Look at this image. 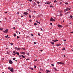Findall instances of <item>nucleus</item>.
<instances>
[{
  "instance_id": "obj_28",
  "label": "nucleus",
  "mask_w": 73,
  "mask_h": 73,
  "mask_svg": "<svg viewBox=\"0 0 73 73\" xmlns=\"http://www.w3.org/2000/svg\"><path fill=\"white\" fill-rule=\"evenodd\" d=\"M54 3H56V2H57V1L56 0H55L54 1Z\"/></svg>"
},
{
  "instance_id": "obj_56",
  "label": "nucleus",
  "mask_w": 73,
  "mask_h": 73,
  "mask_svg": "<svg viewBox=\"0 0 73 73\" xmlns=\"http://www.w3.org/2000/svg\"><path fill=\"white\" fill-rule=\"evenodd\" d=\"M50 24L51 25H52V23H50Z\"/></svg>"
},
{
  "instance_id": "obj_31",
  "label": "nucleus",
  "mask_w": 73,
  "mask_h": 73,
  "mask_svg": "<svg viewBox=\"0 0 73 73\" xmlns=\"http://www.w3.org/2000/svg\"><path fill=\"white\" fill-rule=\"evenodd\" d=\"M26 61H28V60H29V59H26Z\"/></svg>"
},
{
  "instance_id": "obj_32",
  "label": "nucleus",
  "mask_w": 73,
  "mask_h": 73,
  "mask_svg": "<svg viewBox=\"0 0 73 73\" xmlns=\"http://www.w3.org/2000/svg\"><path fill=\"white\" fill-rule=\"evenodd\" d=\"M17 39H18V38H19V37L18 36H17Z\"/></svg>"
},
{
  "instance_id": "obj_17",
  "label": "nucleus",
  "mask_w": 73,
  "mask_h": 73,
  "mask_svg": "<svg viewBox=\"0 0 73 73\" xmlns=\"http://www.w3.org/2000/svg\"><path fill=\"white\" fill-rule=\"evenodd\" d=\"M50 43H51V44H52V45H54V42H51Z\"/></svg>"
},
{
  "instance_id": "obj_16",
  "label": "nucleus",
  "mask_w": 73,
  "mask_h": 73,
  "mask_svg": "<svg viewBox=\"0 0 73 73\" xmlns=\"http://www.w3.org/2000/svg\"><path fill=\"white\" fill-rule=\"evenodd\" d=\"M34 5L35 6L36 5V3H34Z\"/></svg>"
},
{
  "instance_id": "obj_1",
  "label": "nucleus",
  "mask_w": 73,
  "mask_h": 73,
  "mask_svg": "<svg viewBox=\"0 0 73 73\" xmlns=\"http://www.w3.org/2000/svg\"><path fill=\"white\" fill-rule=\"evenodd\" d=\"M3 32L5 33H7V32H8V29H6L5 31H3Z\"/></svg>"
},
{
  "instance_id": "obj_44",
  "label": "nucleus",
  "mask_w": 73,
  "mask_h": 73,
  "mask_svg": "<svg viewBox=\"0 0 73 73\" xmlns=\"http://www.w3.org/2000/svg\"><path fill=\"white\" fill-rule=\"evenodd\" d=\"M65 50V48H64L62 49V50Z\"/></svg>"
},
{
  "instance_id": "obj_33",
  "label": "nucleus",
  "mask_w": 73,
  "mask_h": 73,
  "mask_svg": "<svg viewBox=\"0 0 73 73\" xmlns=\"http://www.w3.org/2000/svg\"><path fill=\"white\" fill-rule=\"evenodd\" d=\"M52 66H54V64H51Z\"/></svg>"
},
{
  "instance_id": "obj_59",
  "label": "nucleus",
  "mask_w": 73,
  "mask_h": 73,
  "mask_svg": "<svg viewBox=\"0 0 73 73\" xmlns=\"http://www.w3.org/2000/svg\"><path fill=\"white\" fill-rule=\"evenodd\" d=\"M63 40L64 41H66V40Z\"/></svg>"
},
{
  "instance_id": "obj_49",
  "label": "nucleus",
  "mask_w": 73,
  "mask_h": 73,
  "mask_svg": "<svg viewBox=\"0 0 73 73\" xmlns=\"http://www.w3.org/2000/svg\"><path fill=\"white\" fill-rule=\"evenodd\" d=\"M61 64H62V65H64V63H62Z\"/></svg>"
},
{
  "instance_id": "obj_38",
  "label": "nucleus",
  "mask_w": 73,
  "mask_h": 73,
  "mask_svg": "<svg viewBox=\"0 0 73 73\" xmlns=\"http://www.w3.org/2000/svg\"><path fill=\"white\" fill-rule=\"evenodd\" d=\"M27 55H28V56H29V53H27Z\"/></svg>"
},
{
  "instance_id": "obj_11",
  "label": "nucleus",
  "mask_w": 73,
  "mask_h": 73,
  "mask_svg": "<svg viewBox=\"0 0 73 73\" xmlns=\"http://www.w3.org/2000/svg\"><path fill=\"white\" fill-rule=\"evenodd\" d=\"M21 53L22 54H25V53L23 52H21Z\"/></svg>"
},
{
  "instance_id": "obj_15",
  "label": "nucleus",
  "mask_w": 73,
  "mask_h": 73,
  "mask_svg": "<svg viewBox=\"0 0 73 73\" xmlns=\"http://www.w3.org/2000/svg\"><path fill=\"white\" fill-rule=\"evenodd\" d=\"M59 45H61V44L60 43L56 45V46H59Z\"/></svg>"
},
{
  "instance_id": "obj_62",
  "label": "nucleus",
  "mask_w": 73,
  "mask_h": 73,
  "mask_svg": "<svg viewBox=\"0 0 73 73\" xmlns=\"http://www.w3.org/2000/svg\"><path fill=\"white\" fill-rule=\"evenodd\" d=\"M28 11H30V9H27Z\"/></svg>"
},
{
  "instance_id": "obj_58",
  "label": "nucleus",
  "mask_w": 73,
  "mask_h": 73,
  "mask_svg": "<svg viewBox=\"0 0 73 73\" xmlns=\"http://www.w3.org/2000/svg\"><path fill=\"white\" fill-rule=\"evenodd\" d=\"M40 51H41V52H42V51H43V50H41Z\"/></svg>"
},
{
  "instance_id": "obj_21",
  "label": "nucleus",
  "mask_w": 73,
  "mask_h": 73,
  "mask_svg": "<svg viewBox=\"0 0 73 73\" xmlns=\"http://www.w3.org/2000/svg\"><path fill=\"white\" fill-rule=\"evenodd\" d=\"M54 70H55V71H57V68H54Z\"/></svg>"
},
{
  "instance_id": "obj_39",
  "label": "nucleus",
  "mask_w": 73,
  "mask_h": 73,
  "mask_svg": "<svg viewBox=\"0 0 73 73\" xmlns=\"http://www.w3.org/2000/svg\"><path fill=\"white\" fill-rule=\"evenodd\" d=\"M37 4H40V2H37Z\"/></svg>"
},
{
  "instance_id": "obj_51",
  "label": "nucleus",
  "mask_w": 73,
  "mask_h": 73,
  "mask_svg": "<svg viewBox=\"0 0 73 73\" xmlns=\"http://www.w3.org/2000/svg\"><path fill=\"white\" fill-rule=\"evenodd\" d=\"M38 60L37 59H36V60H34V61H38Z\"/></svg>"
},
{
  "instance_id": "obj_35",
  "label": "nucleus",
  "mask_w": 73,
  "mask_h": 73,
  "mask_svg": "<svg viewBox=\"0 0 73 73\" xmlns=\"http://www.w3.org/2000/svg\"><path fill=\"white\" fill-rule=\"evenodd\" d=\"M29 21H30V22H31L32 21L31 20H29Z\"/></svg>"
},
{
  "instance_id": "obj_45",
  "label": "nucleus",
  "mask_w": 73,
  "mask_h": 73,
  "mask_svg": "<svg viewBox=\"0 0 73 73\" xmlns=\"http://www.w3.org/2000/svg\"><path fill=\"white\" fill-rule=\"evenodd\" d=\"M66 15H68V12H67L66 13H65Z\"/></svg>"
},
{
  "instance_id": "obj_6",
  "label": "nucleus",
  "mask_w": 73,
  "mask_h": 73,
  "mask_svg": "<svg viewBox=\"0 0 73 73\" xmlns=\"http://www.w3.org/2000/svg\"><path fill=\"white\" fill-rule=\"evenodd\" d=\"M50 4V3L49 2H46L45 3V4Z\"/></svg>"
},
{
  "instance_id": "obj_57",
  "label": "nucleus",
  "mask_w": 73,
  "mask_h": 73,
  "mask_svg": "<svg viewBox=\"0 0 73 73\" xmlns=\"http://www.w3.org/2000/svg\"><path fill=\"white\" fill-rule=\"evenodd\" d=\"M13 29H15V27H13Z\"/></svg>"
},
{
  "instance_id": "obj_10",
  "label": "nucleus",
  "mask_w": 73,
  "mask_h": 73,
  "mask_svg": "<svg viewBox=\"0 0 73 73\" xmlns=\"http://www.w3.org/2000/svg\"><path fill=\"white\" fill-rule=\"evenodd\" d=\"M58 41V40H52V41H53L54 42H56V41Z\"/></svg>"
},
{
  "instance_id": "obj_5",
  "label": "nucleus",
  "mask_w": 73,
  "mask_h": 73,
  "mask_svg": "<svg viewBox=\"0 0 73 73\" xmlns=\"http://www.w3.org/2000/svg\"><path fill=\"white\" fill-rule=\"evenodd\" d=\"M58 27L59 28H61L62 27V25H58Z\"/></svg>"
},
{
  "instance_id": "obj_30",
  "label": "nucleus",
  "mask_w": 73,
  "mask_h": 73,
  "mask_svg": "<svg viewBox=\"0 0 73 73\" xmlns=\"http://www.w3.org/2000/svg\"><path fill=\"white\" fill-rule=\"evenodd\" d=\"M65 4H68V2H66L65 3Z\"/></svg>"
},
{
  "instance_id": "obj_22",
  "label": "nucleus",
  "mask_w": 73,
  "mask_h": 73,
  "mask_svg": "<svg viewBox=\"0 0 73 73\" xmlns=\"http://www.w3.org/2000/svg\"><path fill=\"white\" fill-rule=\"evenodd\" d=\"M29 69H31V70H33V68H32L30 67Z\"/></svg>"
},
{
  "instance_id": "obj_12",
  "label": "nucleus",
  "mask_w": 73,
  "mask_h": 73,
  "mask_svg": "<svg viewBox=\"0 0 73 73\" xmlns=\"http://www.w3.org/2000/svg\"><path fill=\"white\" fill-rule=\"evenodd\" d=\"M66 9V11H69L70 10V9L68 8L67 9Z\"/></svg>"
},
{
  "instance_id": "obj_64",
  "label": "nucleus",
  "mask_w": 73,
  "mask_h": 73,
  "mask_svg": "<svg viewBox=\"0 0 73 73\" xmlns=\"http://www.w3.org/2000/svg\"><path fill=\"white\" fill-rule=\"evenodd\" d=\"M71 33H73V31L71 32Z\"/></svg>"
},
{
  "instance_id": "obj_24",
  "label": "nucleus",
  "mask_w": 73,
  "mask_h": 73,
  "mask_svg": "<svg viewBox=\"0 0 73 73\" xmlns=\"http://www.w3.org/2000/svg\"><path fill=\"white\" fill-rule=\"evenodd\" d=\"M13 60H16V58H13Z\"/></svg>"
},
{
  "instance_id": "obj_4",
  "label": "nucleus",
  "mask_w": 73,
  "mask_h": 73,
  "mask_svg": "<svg viewBox=\"0 0 73 73\" xmlns=\"http://www.w3.org/2000/svg\"><path fill=\"white\" fill-rule=\"evenodd\" d=\"M10 71L11 72H13V68H11L10 69Z\"/></svg>"
},
{
  "instance_id": "obj_42",
  "label": "nucleus",
  "mask_w": 73,
  "mask_h": 73,
  "mask_svg": "<svg viewBox=\"0 0 73 73\" xmlns=\"http://www.w3.org/2000/svg\"><path fill=\"white\" fill-rule=\"evenodd\" d=\"M7 54H9V52H7Z\"/></svg>"
},
{
  "instance_id": "obj_50",
  "label": "nucleus",
  "mask_w": 73,
  "mask_h": 73,
  "mask_svg": "<svg viewBox=\"0 0 73 73\" xmlns=\"http://www.w3.org/2000/svg\"><path fill=\"white\" fill-rule=\"evenodd\" d=\"M38 36H40V34L38 33Z\"/></svg>"
},
{
  "instance_id": "obj_52",
  "label": "nucleus",
  "mask_w": 73,
  "mask_h": 73,
  "mask_svg": "<svg viewBox=\"0 0 73 73\" xmlns=\"http://www.w3.org/2000/svg\"><path fill=\"white\" fill-rule=\"evenodd\" d=\"M34 44H36V43L35 42H34Z\"/></svg>"
},
{
  "instance_id": "obj_54",
  "label": "nucleus",
  "mask_w": 73,
  "mask_h": 73,
  "mask_svg": "<svg viewBox=\"0 0 73 73\" xmlns=\"http://www.w3.org/2000/svg\"><path fill=\"white\" fill-rule=\"evenodd\" d=\"M21 55H19V57H21Z\"/></svg>"
},
{
  "instance_id": "obj_37",
  "label": "nucleus",
  "mask_w": 73,
  "mask_h": 73,
  "mask_svg": "<svg viewBox=\"0 0 73 73\" xmlns=\"http://www.w3.org/2000/svg\"><path fill=\"white\" fill-rule=\"evenodd\" d=\"M5 36V37H6V38H8V36Z\"/></svg>"
},
{
  "instance_id": "obj_20",
  "label": "nucleus",
  "mask_w": 73,
  "mask_h": 73,
  "mask_svg": "<svg viewBox=\"0 0 73 73\" xmlns=\"http://www.w3.org/2000/svg\"><path fill=\"white\" fill-rule=\"evenodd\" d=\"M57 64H62V63L61 62H57Z\"/></svg>"
},
{
  "instance_id": "obj_55",
  "label": "nucleus",
  "mask_w": 73,
  "mask_h": 73,
  "mask_svg": "<svg viewBox=\"0 0 73 73\" xmlns=\"http://www.w3.org/2000/svg\"><path fill=\"white\" fill-rule=\"evenodd\" d=\"M40 29H41V30L42 31L43 30H42V28H41Z\"/></svg>"
},
{
  "instance_id": "obj_48",
  "label": "nucleus",
  "mask_w": 73,
  "mask_h": 73,
  "mask_svg": "<svg viewBox=\"0 0 73 73\" xmlns=\"http://www.w3.org/2000/svg\"><path fill=\"white\" fill-rule=\"evenodd\" d=\"M31 35L32 36H33L34 35L32 34H31Z\"/></svg>"
},
{
  "instance_id": "obj_53",
  "label": "nucleus",
  "mask_w": 73,
  "mask_h": 73,
  "mask_svg": "<svg viewBox=\"0 0 73 73\" xmlns=\"http://www.w3.org/2000/svg\"><path fill=\"white\" fill-rule=\"evenodd\" d=\"M8 69H10V67H8Z\"/></svg>"
},
{
  "instance_id": "obj_18",
  "label": "nucleus",
  "mask_w": 73,
  "mask_h": 73,
  "mask_svg": "<svg viewBox=\"0 0 73 73\" xmlns=\"http://www.w3.org/2000/svg\"><path fill=\"white\" fill-rule=\"evenodd\" d=\"M21 57H23V58H25V57L23 55H22L21 56Z\"/></svg>"
},
{
  "instance_id": "obj_43",
  "label": "nucleus",
  "mask_w": 73,
  "mask_h": 73,
  "mask_svg": "<svg viewBox=\"0 0 73 73\" xmlns=\"http://www.w3.org/2000/svg\"><path fill=\"white\" fill-rule=\"evenodd\" d=\"M62 15H63V14H62L60 13V16H62Z\"/></svg>"
},
{
  "instance_id": "obj_27",
  "label": "nucleus",
  "mask_w": 73,
  "mask_h": 73,
  "mask_svg": "<svg viewBox=\"0 0 73 73\" xmlns=\"http://www.w3.org/2000/svg\"><path fill=\"white\" fill-rule=\"evenodd\" d=\"M50 7H51V8H53L54 7L53 6H50Z\"/></svg>"
},
{
  "instance_id": "obj_41",
  "label": "nucleus",
  "mask_w": 73,
  "mask_h": 73,
  "mask_svg": "<svg viewBox=\"0 0 73 73\" xmlns=\"http://www.w3.org/2000/svg\"><path fill=\"white\" fill-rule=\"evenodd\" d=\"M13 53H15V54H16V52H15V51H13Z\"/></svg>"
},
{
  "instance_id": "obj_2",
  "label": "nucleus",
  "mask_w": 73,
  "mask_h": 73,
  "mask_svg": "<svg viewBox=\"0 0 73 73\" xmlns=\"http://www.w3.org/2000/svg\"><path fill=\"white\" fill-rule=\"evenodd\" d=\"M15 48L16 49H17V50H20V48H17L16 47H15Z\"/></svg>"
},
{
  "instance_id": "obj_14",
  "label": "nucleus",
  "mask_w": 73,
  "mask_h": 73,
  "mask_svg": "<svg viewBox=\"0 0 73 73\" xmlns=\"http://www.w3.org/2000/svg\"><path fill=\"white\" fill-rule=\"evenodd\" d=\"M0 31H3V28H0Z\"/></svg>"
},
{
  "instance_id": "obj_19",
  "label": "nucleus",
  "mask_w": 73,
  "mask_h": 73,
  "mask_svg": "<svg viewBox=\"0 0 73 73\" xmlns=\"http://www.w3.org/2000/svg\"><path fill=\"white\" fill-rule=\"evenodd\" d=\"M36 22H37V23H39V24H40V22H38V21L37 20Z\"/></svg>"
},
{
  "instance_id": "obj_8",
  "label": "nucleus",
  "mask_w": 73,
  "mask_h": 73,
  "mask_svg": "<svg viewBox=\"0 0 73 73\" xmlns=\"http://www.w3.org/2000/svg\"><path fill=\"white\" fill-rule=\"evenodd\" d=\"M24 13V15H28V13H27V12H25L24 13Z\"/></svg>"
},
{
  "instance_id": "obj_25",
  "label": "nucleus",
  "mask_w": 73,
  "mask_h": 73,
  "mask_svg": "<svg viewBox=\"0 0 73 73\" xmlns=\"http://www.w3.org/2000/svg\"><path fill=\"white\" fill-rule=\"evenodd\" d=\"M16 54L17 55H19V53L17 52H16Z\"/></svg>"
},
{
  "instance_id": "obj_36",
  "label": "nucleus",
  "mask_w": 73,
  "mask_h": 73,
  "mask_svg": "<svg viewBox=\"0 0 73 73\" xmlns=\"http://www.w3.org/2000/svg\"><path fill=\"white\" fill-rule=\"evenodd\" d=\"M70 17L71 18H72V17H73V16L70 15Z\"/></svg>"
},
{
  "instance_id": "obj_23",
  "label": "nucleus",
  "mask_w": 73,
  "mask_h": 73,
  "mask_svg": "<svg viewBox=\"0 0 73 73\" xmlns=\"http://www.w3.org/2000/svg\"><path fill=\"white\" fill-rule=\"evenodd\" d=\"M16 35L15 34H14V37H16Z\"/></svg>"
},
{
  "instance_id": "obj_63",
  "label": "nucleus",
  "mask_w": 73,
  "mask_h": 73,
  "mask_svg": "<svg viewBox=\"0 0 73 73\" xmlns=\"http://www.w3.org/2000/svg\"><path fill=\"white\" fill-rule=\"evenodd\" d=\"M33 12H36V11H33Z\"/></svg>"
},
{
  "instance_id": "obj_3",
  "label": "nucleus",
  "mask_w": 73,
  "mask_h": 73,
  "mask_svg": "<svg viewBox=\"0 0 73 73\" xmlns=\"http://www.w3.org/2000/svg\"><path fill=\"white\" fill-rule=\"evenodd\" d=\"M55 19H54L53 18L51 17V19L50 20V21H55Z\"/></svg>"
},
{
  "instance_id": "obj_29",
  "label": "nucleus",
  "mask_w": 73,
  "mask_h": 73,
  "mask_svg": "<svg viewBox=\"0 0 73 73\" xmlns=\"http://www.w3.org/2000/svg\"><path fill=\"white\" fill-rule=\"evenodd\" d=\"M29 17L30 18H31V16L30 15H29Z\"/></svg>"
},
{
  "instance_id": "obj_61",
  "label": "nucleus",
  "mask_w": 73,
  "mask_h": 73,
  "mask_svg": "<svg viewBox=\"0 0 73 73\" xmlns=\"http://www.w3.org/2000/svg\"><path fill=\"white\" fill-rule=\"evenodd\" d=\"M32 1V0H29V1H30V2H31Z\"/></svg>"
},
{
  "instance_id": "obj_13",
  "label": "nucleus",
  "mask_w": 73,
  "mask_h": 73,
  "mask_svg": "<svg viewBox=\"0 0 73 73\" xmlns=\"http://www.w3.org/2000/svg\"><path fill=\"white\" fill-rule=\"evenodd\" d=\"M34 25L36 26V25H37V24L36 23H35L34 24Z\"/></svg>"
},
{
  "instance_id": "obj_26",
  "label": "nucleus",
  "mask_w": 73,
  "mask_h": 73,
  "mask_svg": "<svg viewBox=\"0 0 73 73\" xmlns=\"http://www.w3.org/2000/svg\"><path fill=\"white\" fill-rule=\"evenodd\" d=\"M6 36H7V38H10L9 37H8V35H7Z\"/></svg>"
},
{
  "instance_id": "obj_60",
  "label": "nucleus",
  "mask_w": 73,
  "mask_h": 73,
  "mask_svg": "<svg viewBox=\"0 0 73 73\" xmlns=\"http://www.w3.org/2000/svg\"><path fill=\"white\" fill-rule=\"evenodd\" d=\"M7 12H5L4 13H7Z\"/></svg>"
},
{
  "instance_id": "obj_7",
  "label": "nucleus",
  "mask_w": 73,
  "mask_h": 73,
  "mask_svg": "<svg viewBox=\"0 0 73 73\" xmlns=\"http://www.w3.org/2000/svg\"><path fill=\"white\" fill-rule=\"evenodd\" d=\"M9 64H12L13 62H12V60H10L9 61Z\"/></svg>"
},
{
  "instance_id": "obj_40",
  "label": "nucleus",
  "mask_w": 73,
  "mask_h": 73,
  "mask_svg": "<svg viewBox=\"0 0 73 73\" xmlns=\"http://www.w3.org/2000/svg\"><path fill=\"white\" fill-rule=\"evenodd\" d=\"M21 48V49H23V50H25V48Z\"/></svg>"
},
{
  "instance_id": "obj_47",
  "label": "nucleus",
  "mask_w": 73,
  "mask_h": 73,
  "mask_svg": "<svg viewBox=\"0 0 73 73\" xmlns=\"http://www.w3.org/2000/svg\"><path fill=\"white\" fill-rule=\"evenodd\" d=\"M10 45H13V43H10Z\"/></svg>"
},
{
  "instance_id": "obj_34",
  "label": "nucleus",
  "mask_w": 73,
  "mask_h": 73,
  "mask_svg": "<svg viewBox=\"0 0 73 73\" xmlns=\"http://www.w3.org/2000/svg\"><path fill=\"white\" fill-rule=\"evenodd\" d=\"M34 66L35 68H36V66L35 65H34Z\"/></svg>"
},
{
  "instance_id": "obj_46",
  "label": "nucleus",
  "mask_w": 73,
  "mask_h": 73,
  "mask_svg": "<svg viewBox=\"0 0 73 73\" xmlns=\"http://www.w3.org/2000/svg\"><path fill=\"white\" fill-rule=\"evenodd\" d=\"M40 70H43V69L41 68H40Z\"/></svg>"
},
{
  "instance_id": "obj_9",
  "label": "nucleus",
  "mask_w": 73,
  "mask_h": 73,
  "mask_svg": "<svg viewBox=\"0 0 73 73\" xmlns=\"http://www.w3.org/2000/svg\"><path fill=\"white\" fill-rule=\"evenodd\" d=\"M46 73H49V72H50V71L46 70Z\"/></svg>"
}]
</instances>
